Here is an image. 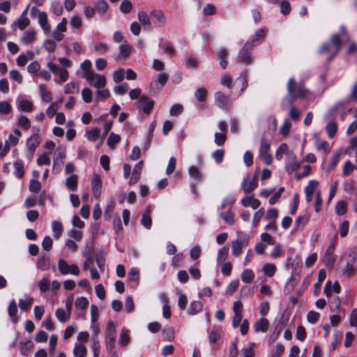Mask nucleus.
I'll return each mask as SVG.
<instances>
[{
    "label": "nucleus",
    "mask_w": 357,
    "mask_h": 357,
    "mask_svg": "<svg viewBox=\"0 0 357 357\" xmlns=\"http://www.w3.org/2000/svg\"><path fill=\"white\" fill-rule=\"evenodd\" d=\"M346 104L344 102H339L333 105L326 114V118L327 119H334L341 111L346 109Z\"/></svg>",
    "instance_id": "15"
},
{
    "label": "nucleus",
    "mask_w": 357,
    "mask_h": 357,
    "mask_svg": "<svg viewBox=\"0 0 357 357\" xmlns=\"http://www.w3.org/2000/svg\"><path fill=\"white\" fill-rule=\"evenodd\" d=\"M162 334L163 338L169 342H172L174 339V330L172 327L164 328Z\"/></svg>",
    "instance_id": "51"
},
{
    "label": "nucleus",
    "mask_w": 357,
    "mask_h": 357,
    "mask_svg": "<svg viewBox=\"0 0 357 357\" xmlns=\"http://www.w3.org/2000/svg\"><path fill=\"white\" fill-rule=\"evenodd\" d=\"M14 174L17 178H22L24 175V163L22 160H16L13 163Z\"/></svg>",
    "instance_id": "28"
},
{
    "label": "nucleus",
    "mask_w": 357,
    "mask_h": 357,
    "mask_svg": "<svg viewBox=\"0 0 357 357\" xmlns=\"http://www.w3.org/2000/svg\"><path fill=\"white\" fill-rule=\"evenodd\" d=\"M270 144L265 137H261L260 140L259 155H264L269 153Z\"/></svg>",
    "instance_id": "45"
},
{
    "label": "nucleus",
    "mask_w": 357,
    "mask_h": 357,
    "mask_svg": "<svg viewBox=\"0 0 357 357\" xmlns=\"http://www.w3.org/2000/svg\"><path fill=\"white\" fill-rule=\"evenodd\" d=\"M95 10L100 15L105 14L109 8V4L105 0H98L95 5Z\"/></svg>",
    "instance_id": "32"
},
{
    "label": "nucleus",
    "mask_w": 357,
    "mask_h": 357,
    "mask_svg": "<svg viewBox=\"0 0 357 357\" xmlns=\"http://www.w3.org/2000/svg\"><path fill=\"white\" fill-rule=\"evenodd\" d=\"M250 237L245 233L240 232L237 234V238L231 242V252L234 257H239L243 248L248 245Z\"/></svg>",
    "instance_id": "3"
},
{
    "label": "nucleus",
    "mask_w": 357,
    "mask_h": 357,
    "mask_svg": "<svg viewBox=\"0 0 357 357\" xmlns=\"http://www.w3.org/2000/svg\"><path fill=\"white\" fill-rule=\"evenodd\" d=\"M50 265V258L43 256L38 259L37 266L41 271H46L49 268Z\"/></svg>",
    "instance_id": "40"
},
{
    "label": "nucleus",
    "mask_w": 357,
    "mask_h": 357,
    "mask_svg": "<svg viewBox=\"0 0 357 357\" xmlns=\"http://www.w3.org/2000/svg\"><path fill=\"white\" fill-rule=\"evenodd\" d=\"M67 30V26H65L64 25H62L61 24H58L56 26V28L54 31L52 32V36L54 40L57 41H61L63 39L64 35L63 34V32H66Z\"/></svg>",
    "instance_id": "25"
},
{
    "label": "nucleus",
    "mask_w": 357,
    "mask_h": 357,
    "mask_svg": "<svg viewBox=\"0 0 357 357\" xmlns=\"http://www.w3.org/2000/svg\"><path fill=\"white\" fill-rule=\"evenodd\" d=\"M335 243L333 241L326 250L324 255V262L326 266L329 268H333L335 264V259L333 256V252L335 250Z\"/></svg>",
    "instance_id": "14"
},
{
    "label": "nucleus",
    "mask_w": 357,
    "mask_h": 357,
    "mask_svg": "<svg viewBox=\"0 0 357 357\" xmlns=\"http://www.w3.org/2000/svg\"><path fill=\"white\" fill-rule=\"evenodd\" d=\"M91 186L93 196L95 197H100L102 190V181L98 175L94 174L93 176Z\"/></svg>",
    "instance_id": "17"
},
{
    "label": "nucleus",
    "mask_w": 357,
    "mask_h": 357,
    "mask_svg": "<svg viewBox=\"0 0 357 357\" xmlns=\"http://www.w3.org/2000/svg\"><path fill=\"white\" fill-rule=\"evenodd\" d=\"M119 50L121 56L123 58H127L129 56L131 52V47L127 43H125L124 44L120 45Z\"/></svg>",
    "instance_id": "64"
},
{
    "label": "nucleus",
    "mask_w": 357,
    "mask_h": 357,
    "mask_svg": "<svg viewBox=\"0 0 357 357\" xmlns=\"http://www.w3.org/2000/svg\"><path fill=\"white\" fill-rule=\"evenodd\" d=\"M75 305L78 309L85 310L88 307L89 301L84 296L78 297L75 300Z\"/></svg>",
    "instance_id": "53"
},
{
    "label": "nucleus",
    "mask_w": 357,
    "mask_h": 357,
    "mask_svg": "<svg viewBox=\"0 0 357 357\" xmlns=\"http://www.w3.org/2000/svg\"><path fill=\"white\" fill-rule=\"evenodd\" d=\"M228 55L227 50L224 48H220L217 52V57L220 60V65L223 69H225L228 65L226 59Z\"/></svg>",
    "instance_id": "22"
},
{
    "label": "nucleus",
    "mask_w": 357,
    "mask_h": 357,
    "mask_svg": "<svg viewBox=\"0 0 357 357\" xmlns=\"http://www.w3.org/2000/svg\"><path fill=\"white\" fill-rule=\"evenodd\" d=\"M301 165V162L297 160L296 154L291 151L288 153L286 158V170L289 174L298 170Z\"/></svg>",
    "instance_id": "11"
},
{
    "label": "nucleus",
    "mask_w": 357,
    "mask_h": 357,
    "mask_svg": "<svg viewBox=\"0 0 357 357\" xmlns=\"http://www.w3.org/2000/svg\"><path fill=\"white\" fill-rule=\"evenodd\" d=\"M100 130L98 128H92L86 132V137L89 141L96 142L98 140L100 135Z\"/></svg>",
    "instance_id": "44"
},
{
    "label": "nucleus",
    "mask_w": 357,
    "mask_h": 357,
    "mask_svg": "<svg viewBox=\"0 0 357 357\" xmlns=\"http://www.w3.org/2000/svg\"><path fill=\"white\" fill-rule=\"evenodd\" d=\"M40 143V137L37 132H34L33 134L27 139L26 142L25 155L29 160H31L33 158L35 151L39 146Z\"/></svg>",
    "instance_id": "5"
},
{
    "label": "nucleus",
    "mask_w": 357,
    "mask_h": 357,
    "mask_svg": "<svg viewBox=\"0 0 357 357\" xmlns=\"http://www.w3.org/2000/svg\"><path fill=\"white\" fill-rule=\"evenodd\" d=\"M17 124L24 130H28L31 128L30 120L26 116L23 115H21L19 117Z\"/></svg>",
    "instance_id": "55"
},
{
    "label": "nucleus",
    "mask_w": 357,
    "mask_h": 357,
    "mask_svg": "<svg viewBox=\"0 0 357 357\" xmlns=\"http://www.w3.org/2000/svg\"><path fill=\"white\" fill-rule=\"evenodd\" d=\"M82 24V20L78 15H73L70 19V25L73 28L79 29Z\"/></svg>",
    "instance_id": "58"
},
{
    "label": "nucleus",
    "mask_w": 357,
    "mask_h": 357,
    "mask_svg": "<svg viewBox=\"0 0 357 357\" xmlns=\"http://www.w3.org/2000/svg\"><path fill=\"white\" fill-rule=\"evenodd\" d=\"M330 43L334 46V50H333L334 53H338L340 51L342 40L339 35L333 34L331 36V42Z\"/></svg>",
    "instance_id": "39"
},
{
    "label": "nucleus",
    "mask_w": 357,
    "mask_h": 357,
    "mask_svg": "<svg viewBox=\"0 0 357 357\" xmlns=\"http://www.w3.org/2000/svg\"><path fill=\"white\" fill-rule=\"evenodd\" d=\"M202 309V304L200 301H195L192 302L188 308L187 312L188 314L195 315L199 312Z\"/></svg>",
    "instance_id": "35"
},
{
    "label": "nucleus",
    "mask_w": 357,
    "mask_h": 357,
    "mask_svg": "<svg viewBox=\"0 0 357 357\" xmlns=\"http://www.w3.org/2000/svg\"><path fill=\"white\" fill-rule=\"evenodd\" d=\"M229 255V248L227 246H224L218 250V257H217V263H221L225 261Z\"/></svg>",
    "instance_id": "48"
},
{
    "label": "nucleus",
    "mask_w": 357,
    "mask_h": 357,
    "mask_svg": "<svg viewBox=\"0 0 357 357\" xmlns=\"http://www.w3.org/2000/svg\"><path fill=\"white\" fill-rule=\"evenodd\" d=\"M357 261V246H353L346 252L342 257V261H345L342 274L351 278L356 274L355 265Z\"/></svg>",
    "instance_id": "2"
},
{
    "label": "nucleus",
    "mask_w": 357,
    "mask_h": 357,
    "mask_svg": "<svg viewBox=\"0 0 357 357\" xmlns=\"http://www.w3.org/2000/svg\"><path fill=\"white\" fill-rule=\"evenodd\" d=\"M55 315L58 320L62 323L66 322L69 317L68 314H67L66 312L62 308L57 309L55 312Z\"/></svg>",
    "instance_id": "63"
},
{
    "label": "nucleus",
    "mask_w": 357,
    "mask_h": 357,
    "mask_svg": "<svg viewBox=\"0 0 357 357\" xmlns=\"http://www.w3.org/2000/svg\"><path fill=\"white\" fill-rule=\"evenodd\" d=\"M159 48L164 50V52L168 54L170 57H172L174 53V50L169 43H160L159 44Z\"/></svg>",
    "instance_id": "59"
},
{
    "label": "nucleus",
    "mask_w": 357,
    "mask_h": 357,
    "mask_svg": "<svg viewBox=\"0 0 357 357\" xmlns=\"http://www.w3.org/2000/svg\"><path fill=\"white\" fill-rule=\"evenodd\" d=\"M151 208L148 206L146 208V212L144 213L141 219V224L147 229H149L152 225V219L150 216Z\"/></svg>",
    "instance_id": "29"
},
{
    "label": "nucleus",
    "mask_w": 357,
    "mask_h": 357,
    "mask_svg": "<svg viewBox=\"0 0 357 357\" xmlns=\"http://www.w3.org/2000/svg\"><path fill=\"white\" fill-rule=\"evenodd\" d=\"M21 136V131L19 129L15 128L13 130V133H11L8 135V139L6 140V142L11 146L17 145Z\"/></svg>",
    "instance_id": "26"
},
{
    "label": "nucleus",
    "mask_w": 357,
    "mask_h": 357,
    "mask_svg": "<svg viewBox=\"0 0 357 357\" xmlns=\"http://www.w3.org/2000/svg\"><path fill=\"white\" fill-rule=\"evenodd\" d=\"M289 147L286 143H283L280 144V146L278 148L275 153V158L277 160H280L282 159L284 154L288 155Z\"/></svg>",
    "instance_id": "47"
},
{
    "label": "nucleus",
    "mask_w": 357,
    "mask_h": 357,
    "mask_svg": "<svg viewBox=\"0 0 357 357\" xmlns=\"http://www.w3.org/2000/svg\"><path fill=\"white\" fill-rule=\"evenodd\" d=\"M268 321L266 318H260L257 320L254 325L255 332H262L265 333L268 331Z\"/></svg>",
    "instance_id": "21"
},
{
    "label": "nucleus",
    "mask_w": 357,
    "mask_h": 357,
    "mask_svg": "<svg viewBox=\"0 0 357 357\" xmlns=\"http://www.w3.org/2000/svg\"><path fill=\"white\" fill-rule=\"evenodd\" d=\"M220 217L224 220L225 222L229 225H233L234 223V215L231 208H229L225 212H221Z\"/></svg>",
    "instance_id": "33"
},
{
    "label": "nucleus",
    "mask_w": 357,
    "mask_h": 357,
    "mask_svg": "<svg viewBox=\"0 0 357 357\" xmlns=\"http://www.w3.org/2000/svg\"><path fill=\"white\" fill-rule=\"evenodd\" d=\"M132 8V4L129 0H123L119 7V9L121 13L123 14L129 13Z\"/></svg>",
    "instance_id": "57"
},
{
    "label": "nucleus",
    "mask_w": 357,
    "mask_h": 357,
    "mask_svg": "<svg viewBox=\"0 0 357 357\" xmlns=\"http://www.w3.org/2000/svg\"><path fill=\"white\" fill-rule=\"evenodd\" d=\"M36 39V33L34 31L27 30L24 31L22 36L21 41L22 43L27 45L33 43Z\"/></svg>",
    "instance_id": "31"
},
{
    "label": "nucleus",
    "mask_w": 357,
    "mask_h": 357,
    "mask_svg": "<svg viewBox=\"0 0 357 357\" xmlns=\"http://www.w3.org/2000/svg\"><path fill=\"white\" fill-rule=\"evenodd\" d=\"M116 341V327L114 322L111 320L107 322L105 344L108 352H112L114 347Z\"/></svg>",
    "instance_id": "6"
},
{
    "label": "nucleus",
    "mask_w": 357,
    "mask_h": 357,
    "mask_svg": "<svg viewBox=\"0 0 357 357\" xmlns=\"http://www.w3.org/2000/svg\"><path fill=\"white\" fill-rule=\"evenodd\" d=\"M255 278V273L251 269H245L241 274L242 281L245 284H249L252 282Z\"/></svg>",
    "instance_id": "37"
},
{
    "label": "nucleus",
    "mask_w": 357,
    "mask_h": 357,
    "mask_svg": "<svg viewBox=\"0 0 357 357\" xmlns=\"http://www.w3.org/2000/svg\"><path fill=\"white\" fill-rule=\"evenodd\" d=\"M52 231L54 233V237L59 238L63 232V225L59 221H53L52 225Z\"/></svg>",
    "instance_id": "49"
},
{
    "label": "nucleus",
    "mask_w": 357,
    "mask_h": 357,
    "mask_svg": "<svg viewBox=\"0 0 357 357\" xmlns=\"http://www.w3.org/2000/svg\"><path fill=\"white\" fill-rule=\"evenodd\" d=\"M329 122L328 123L326 129L328 134V136L330 138H332L335 136L337 130V123L335 122L334 119H328Z\"/></svg>",
    "instance_id": "36"
},
{
    "label": "nucleus",
    "mask_w": 357,
    "mask_h": 357,
    "mask_svg": "<svg viewBox=\"0 0 357 357\" xmlns=\"http://www.w3.org/2000/svg\"><path fill=\"white\" fill-rule=\"evenodd\" d=\"M315 146L318 151H324L326 154L330 152L331 148L329 144L324 140L317 139Z\"/></svg>",
    "instance_id": "38"
},
{
    "label": "nucleus",
    "mask_w": 357,
    "mask_h": 357,
    "mask_svg": "<svg viewBox=\"0 0 357 357\" xmlns=\"http://www.w3.org/2000/svg\"><path fill=\"white\" fill-rule=\"evenodd\" d=\"M25 298L24 300L20 299L19 301V306L22 310L28 311L33 302V298L27 294L25 295Z\"/></svg>",
    "instance_id": "34"
},
{
    "label": "nucleus",
    "mask_w": 357,
    "mask_h": 357,
    "mask_svg": "<svg viewBox=\"0 0 357 357\" xmlns=\"http://www.w3.org/2000/svg\"><path fill=\"white\" fill-rule=\"evenodd\" d=\"M78 177L76 174H72L66 178V185L68 190L75 192L77 189Z\"/></svg>",
    "instance_id": "24"
},
{
    "label": "nucleus",
    "mask_w": 357,
    "mask_h": 357,
    "mask_svg": "<svg viewBox=\"0 0 357 357\" xmlns=\"http://www.w3.org/2000/svg\"><path fill=\"white\" fill-rule=\"evenodd\" d=\"M151 17L153 23L158 24V25L163 24L165 23V16L161 10H155L151 13Z\"/></svg>",
    "instance_id": "30"
},
{
    "label": "nucleus",
    "mask_w": 357,
    "mask_h": 357,
    "mask_svg": "<svg viewBox=\"0 0 357 357\" xmlns=\"http://www.w3.org/2000/svg\"><path fill=\"white\" fill-rule=\"evenodd\" d=\"M276 271V267L272 264H266L263 266V271L264 274L268 277H272Z\"/></svg>",
    "instance_id": "61"
},
{
    "label": "nucleus",
    "mask_w": 357,
    "mask_h": 357,
    "mask_svg": "<svg viewBox=\"0 0 357 357\" xmlns=\"http://www.w3.org/2000/svg\"><path fill=\"white\" fill-rule=\"evenodd\" d=\"M79 91V86L75 82H69L65 85L64 93L66 94H71Z\"/></svg>",
    "instance_id": "50"
},
{
    "label": "nucleus",
    "mask_w": 357,
    "mask_h": 357,
    "mask_svg": "<svg viewBox=\"0 0 357 357\" xmlns=\"http://www.w3.org/2000/svg\"><path fill=\"white\" fill-rule=\"evenodd\" d=\"M59 104L57 102H52L47 109L46 114L49 118H52L57 114Z\"/></svg>",
    "instance_id": "60"
},
{
    "label": "nucleus",
    "mask_w": 357,
    "mask_h": 357,
    "mask_svg": "<svg viewBox=\"0 0 357 357\" xmlns=\"http://www.w3.org/2000/svg\"><path fill=\"white\" fill-rule=\"evenodd\" d=\"M38 24L45 33H47L50 31L51 27L48 23V19L46 13L42 12L41 13H39Z\"/></svg>",
    "instance_id": "20"
},
{
    "label": "nucleus",
    "mask_w": 357,
    "mask_h": 357,
    "mask_svg": "<svg viewBox=\"0 0 357 357\" xmlns=\"http://www.w3.org/2000/svg\"><path fill=\"white\" fill-rule=\"evenodd\" d=\"M334 50V46L332 45L331 43H324L321 45L319 50V53L321 54H328L329 57L328 60L329 61H332L333 58L338 54V53H334L333 51Z\"/></svg>",
    "instance_id": "18"
},
{
    "label": "nucleus",
    "mask_w": 357,
    "mask_h": 357,
    "mask_svg": "<svg viewBox=\"0 0 357 357\" xmlns=\"http://www.w3.org/2000/svg\"><path fill=\"white\" fill-rule=\"evenodd\" d=\"M33 103L28 100H22L19 102V107L21 110L30 112L33 110Z\"/></svg>",
    "instance_id": "52"
},
{
    "label": "nucleus",
    "mask_w": 357,
    "mask_h": 357,
    "mask_svg": "<svg viewBox=\"0 0 357 357\" xmlns=\"http://www.w3.org/2000/svg\"><path fill=\"white\" fill-rule=\"evenodd\" d=\"M138 20L142 24L144 29L147 31L151 30V22L148 15L144 11H139L138 13Z\"/></svg>",
    "instance_id": "19"
},
{
    "label": "nucleus",
    "mask_w": 357,
    "mask_h": 357,
    "mask_svg": "<svg viewBox=\"0 0 357 357\" xmlns=\"http://www.w3.org/2000/svg\"><path fill=\"white\" fill-rule=\"evenodd\" d=\"M248 181V176L245 178L241 183V188L245 194L252 192L258 186L257 176H255L251 181Z\"/></svg>",
    "instance_id": "16"
},
{
    "label": "nucleus",
    "mask_w": 357,
    "mask_h": 357,
    "mask_svg": "<svg viewBox=\"0 0 357 357\" xmlns=\"http://www.w3.org/2000/svg\"><path fill=\"white\" fill-rule=\"evenodd\" d=\"M125 77V70L119 68L113 73V80L115 83H120Z\"/></svg>",
    "instance_id": "62"
},
{
    "label": "nucleus",
    "mask_w": 357,
    "mask_h": 357,
    "mask_svg": "<svg viewBox=\"0 0 357 357\" xmlns=\"http://www.w3.org/2000/svg\"><path fill=\"white\" fill-rule=\"evenodd\" d=\"M248 70H244L237 79V81L241 82V93H243V91L244 90H245L246 88L248 87Z\"/></svg>",
    "instance_id": "43"
},
{
    "label": "nucleus",
    "mask_w": 357,
    "mask_h": 357,
    "mask_svg": "<svg viewBox=\"0 0 357 357\" xmlns=\"http://www.w3.org/2000/svg\"><path fill=\"white\" fill-rule=\"evenodd\" d=\"M154 105V101L149 98L147 96H143L140 97L137 102V107L147 114H150Z\"/></svg>",
    "instance_id": "13"
},
{
    "label": "nucleus",
    "mask_w": 357,
    "mask_h": 357,
    "mask_svg": "<svg viewBox=\"0 0 357 357\" xmlns=\"http://www.w3.org/2000/svg\"><path fill=\"white\" fill-rule=\"evenodd\" d=\"M75 357H84L86 354V347L82 344H76L73 349Z\"/></svg>",
    "instance_id": "42"
},
{
    "label": "nucleus",
    "mask_w": 357,
    "mask_h": 357,
    "mask_svg": "<svg viewBox=\"0 0 357 357\" xmlns=\"http://www.w3.org/2000/svg\"><path fill=\"white\" fill-rule=\"evenodd\" d=\"M347 204L344 201H339L335 206V211L337 215H342L347 213Z\"/></svg>",
    "instance_id": "56"
},
{
    "label": "nucleus",
    "mask_w": 357,
    "mask_h": 357,
    "mask_svg": "<svg viewBox=\"0 0 357 357\" xmlns=\"http://www.w3.org/2000/svg\"><path fill=\"white\" fill-rule=\"evenodd\" d=\"M58 268L61 275L72 274L78 275L80 273L79 268L76 264L69 265L63 259H59L58 261Z\"/></svg>",
    "instance_id": "8"
},
{
    "label": "nucleus",
    "mask_w": 357,
    "mask_h": 357,
    "mask_svg": "<svg viewBox=\"0 0 357 357\" xmlns=\"http://www.w3.org/2000/svg\"><path fill=\"white\" fill-rule=\"evenodd\" d=\"M252 45L250 42L247 41L244 43L241 49L238 53V56L236 58L237 63H242L244 65H250L252 63L253 57L251 54V49Z\"/></svg>",
    "instance_id": "4"
},
{
    "label": "nucleus",
    "mask_w": 357,
    "mask_h": 357,
    "mask_svg": "<svg viewBox=\"0 0 357 357\" xmlns=\"http://www.w3.org/2000/svg\"><path fill=\"white\" fill-rule=\"evenodd\" d=\"M130 342V331L126 328L122 329L119 338V344L121 347H126Z\"/></svg>",
    "instance_id": "27"
},
{
    "label": "nucleus",
    "mask_w": 357,
    "mask_h": 357,
    "mask_svg": "<svg viewBox=\"0 0 357 357\" xmlns=\"http://www.w3.org/2000/svg\"><path fill=\"white\" fill-rule=\"evenodd\" d=\"M82 77L86 79L90 85L97 89L103 88L106 84L105 77L102 75L95 73L93 71L88 72L87 74H84Z\"/></svg>",
    "instance_id": "7"
},
{
    "label": "nucleus",
    "mask_w": 357,
    "mask_h": 357,
    "mask_svg": "<svg viewBox=\"0 0 357 357\" xmlns=\"http://www.w3.org/2000/svg\"><path fill=\"white\" fill-rule=\"evenodd\" d=\"M33 347V343L31 340H28L25 342H21L20 343V351L23 356H28Z\"/></svg>",
    "instance_id": "23"
},
{
    "label": "nucleus",
    "mask_w": 357,
    "mask_h": 357,
    "mask_svg": "<svg viewBox=\"0 0 357 357\" xmlns=\"http://www.w3.org/2000/svg\"><path fill=\"white\" fill-rule=\"evenodd\" d=\"M121 141L120 135L111 132L107 139V144L109 148H114Z\"/></svg>",
    "instance_id": "46"
},
{
    "label": "nucleus",
    "mask_w": 357,
    "mask_h": 357,
    "mask_svg": "<svg viewBox=\"0 0 357 357\" xmlns=\"http://www.w3.org/2000/svg\"><path fill=\"white\" fill-rule=\"evenodd\" d=\"M215 104L222 109H229L231 100L230 96L221 91H218L214 95Z\"/></svg>",
    "instance_id": "9"
},
{
    "label": "nucleus",
    "mask_w": 357,
    "mask_h": 357,
    "mask_svg": "<svg viewBox=\"0 0 357 357\" xmlns=\"http://www.w3.org/2000/svg\"><path fill=\"white\" fill-rule=\"evenodd\" d=\"M47 67L54 75L59 76L60 80H55L56 83L61 84L68 80L69 73L66 70L52 62L47 63Z\"/></svg>",
    "instance_id": "10"
},
{
    "label": "nucleus",
    "mask_w": 357,
    "mask_h": 357,
    "mask_svg": "<svg viewBox=\"0 0 357 357\" xmlns=\"http://www.w3.org/2000/svg\"><path fill=\"white\" fill-rule=\"evenodd\" d=\"M39 88L40 89L42 99L45 102H50L52 100V93L47 91V87L45 84H40Z\"/></svg>",
    "instance_id": "54"
},
{
    "label": "nucleus",
    "mask_w": 357,
    "mask_h": 357,
    "mask_svg": "<svg viewBox=\"0 0 357 357\" xmlns=\"http://www.w3.org/2000/svg\"><path fill=\"white\" fill-rule=\"evenodd\" d=\"M287 91L288 96L284 97L281 105L282 109H285L286 105H293L296 98H304L307 93L303 83L296 84L294 77H291L288 81Z\"/></svg>",
    "instance_id": "1"
},
{
    "label": "nucleus",
    "mask_w": 357,
    "mask_h": 357,
    "mask_svg": "<svg viewBox=\"0 0 357 357\" xmlns=\"http://www.w3.org/2000/svg\"><path fill=\"white\" fill-rule=\"evenodd\" d=\"M54 155L52 172L54 174H58L61 170V165L63 164V160L66 158V152L62 149H57L54 153Z\"/></svg>",
    "instance_id": "12"
},
{
    "label": "nucleus",
    "mask_w": 357,
    "mask_h": 357,
    "mask_svg": "<svg viewBox=\"0 0 357 357\" xmlns=\"http://www.w3.org/2000/svg\"><path fill=\"white\" fill-rule=\"evenodd\" d=\"M265 31L263 29H257L255 35L251 36L250 40H248L250 42L251 45L253 46L255 45L260 39H263L265 37Z\"/></svg>",
    "instance_id": "41"
}]
</instances>
